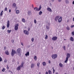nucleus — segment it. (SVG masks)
Instances as JSON below:
<instances>
[{"mask_svg": "<svg viewBox=\"0 0 74 74\" xmlns=\"http://www.w3.org/2000/svg\"><path fill=\"white\" fill-rule=\"evenodd\" d=\"M21 49H20V48H18L17 49V53L18 55L19 56H20L21 55Z\"/></svg>", "mask_w": 74, "mask_h": 74, "instance_id": "3", "label": "nucleus"}, {"mask_svg": "<svg viewBox=\"0 0 74 74\" xmlns=\"http://www.w3.org/2000/svg\"><path fill=\"white\" fill-rule=\"evenodd\" d=\"M39 74H41V72H39Z\"/></svg>", "mask_w": 74, "mask_h": 74, "instance_id": "59", "label": "nucleus"}, {"mask_svg": "<svg viewBox=\"0 0 74 74\" xmlns=\"http://www.w3.org/2000/svg\"><path fill=\"white\" fill-rule=\"evenodd\" d=\"M32 6H33V5H32Z\"/></svg>", "mask_w": 74, "mask_h": 74, "instance_id": "64", "label": "nucleus"}, {"mask_svg": "<svg viewBox=\"0 0 74 74\" xmlns=\"http://www.w3.org/2000/svg\"><path fill=\"white\" fill-rule=\"evenodd\" d=\"M57 54L53 55L51 56V57L53 58V59H56V58H57Z\"/></svg>", "mask_w": 74, "mask_h": 74, "instance_id": "7", "label": "nucleus"}, {"mask_svg": "<svg viewBox=\"0 0 74 74\" xmlns=\"http://www.w3.org/2000/svg\"><path fill=\"white\" fill-rule=\"evenodd\" d=\"M7 60H4V62H5V63H7Z\"/></svg>", "mask_w": 74, "mask_h": 74, "instance_id": "42", "label": "nucleus"}, {"mask_svg": "<svg viewBox=\"0 0 74 74\" xmlns=\"http://www.w3.org/2000/svg\"><path fill=\"white\" fill-rule=\"evenodd\" d=\"M5 68H3L2 69V71H3V72H4V71H5Z\"/></svg>", "mask_w": 74, "mask_h": 74, "instance_id": "34", "label": "nucleus"}, {"mask_svg": "<svg viewBox=\"0 0 74 74\" xmlns=\"http://www.w3.org/2000/svg\"><path fill=\"white\" fill-rule=\"evenodd\" d=\"M42 14V11H40L39 12V15H41V14Z\"/></svg>", "mask_w": 74, "mask_h": 74, "instance_id": "27", "label": "nucleus"}, {"mask_svg": "<svg viewBox=\"0 0 74 74\" xmlns=\"http://www.w3.org/2000/svg\"><path fill=\"white\" fill-rule=\"evenodd\" d=\"M73 21H74V18H73Z\"/></svg>", "mask_w": 74, "mask_h": 74, "instance_id": "57", "label": "nucleus"}, {"mask_svg": "<svg viewBox=\"0 0 74 74\" xmlns=\"http://www.w3.org/2000/svg\"><path fill=\"white\" fill-rule=\"evenodd\" d=\"M11 30H8V33H11Z\"/></svg>", "mask_w": 74, "mask_h": 74, "instance_id": "32", "label": "nucleus"}, {"mask_svg": "<svg viewBox=\"0 0 74 74\" xmlns=\"http://www.w3.org/2000/svg\"><path fill=\"white\" fill-rule=\"evenodd\" d=\"M11 11V9H10L9 10V12H10Z\"/></svg>", "mask_w": 74, "mask_h": 74, "instance_id": "49", "label": "nucleus"}, {"mask_svg": "<svg viewBox=\"0 0 74 74\" xmlns=\"http://www.w3.org/2000/svg\"><path fill=\"white\" fill-rule=\"evenodd\" d=\"M70 40L71 41H74V38L73 37H71L70 38Z\"/></svg>", "mask_w": 74, "mask_h": 74, "instance_id": "20", "label": "nucleus"}, {"mask_svg": "<svg viewBox=\"0 0 74 74\" xmlns=\"http://www.w3.org/2000/svg\"><path fill=\"white\" fill-rule=\"evenodd\" d=\"M11 73H12V71H10Z\"/></svg>", "mask_w": 74, "mask_h": 74, "instance_id": "60", "label": "nucleus"}, {"mask_svg": "<svg viewBox=\"0 0 74 74\" xmlns=\"http://www.w3.org/2000/svg\"><path fill=\"white\" fill-rule=\"evenodd\" d=\"M66 29H67L68 30H69L70 29V27H69L68 26H67L66 27Z\"/></svg>", "mask_w": 74, "mask_h": 74, "instance_id": "29", "label": "nucleus"}, {"mask_svg": "<svg viewBox=\"0 0 74 74\" xmlns=\"http://www.w3.org/2000/svg\"><path fill=\"white\" fill-rule=\"evenodd\" d=\"M58 1L59 2V3H60L62 1V0H58Z\"/></svg>", "mask_w": 74, "mask_h": 74, "instance_id": "45", "label": "nucleus"}, {"mask_svg": "<svg viewBox=\"0 0 74 74\" xmlns=\"http://www.w3.org/2000/svg\"><path fill=\"white\" fill-rule=\"evenodd\" d=\"M42 8V7L41 6V5H40V6L39 8L38 9V11H40L41 10V8Z\"/></svg>", "mask_w": 74, "mask_h": 74, "instance_id": "24", "label": "nucleus"}, {"mask_svg": "<svg viewBox=\"0 0 74 74\" xmlns=\"http://www.w3.org/2000/svg\"><path fill=\"white\" fill-rule=\"evenodd\" d=\"M65 3L66 4H69V1L68 0H65Z\"/></svg>", "mask_w": 74, "mask_h": 74, "instance_id": "28", "label": "nucleus"}, {"mask_svg": "<svg viewBox=\"0 0 74 74\" xmlns=\"http://www.w3.org/2000/svg\"><path fill=\"white\" fill-rule=\"evenodd\" d=\"M28 31H29L30 30V28H29L28 29Z\"/></svg>", "mask_w": 74, "mask_h": 74, "instance_id": "53", "label": "nucleus"}, {"mask_svg": "<svg viewBox=\"0 0 74 74\" xmlns=\"http://www.w3.org/2000/svg\"><path fill=\"white\" fill-rule=\"evenodd\" d=\"M4 49L5 50L6 49V47H4Z\"/></svg>", "mask_w": 74, "mask_h": 74, "instance_id": "50", "label": "nucleus"}, {"mask_svg": "<svg viewBox=\"0 0 74 74\" xmlns=\"http://www.w3.org/2000/svg\"><path fill=\"white\" fill-rule=\"evenodd\" d=\"M47 11H49V12H52V10L51 9L49 8H47Z\"/></svg>", "mask_w": 74, "mask_h": 74, "instance_id": "13", "label": "nucleus"}, {"mask_svg": "<svg viewBox=\"0 0 74 74\" xmlns=\"http://www.w3.org/2000/svg\"><path fill=\"white\" fill-rule=\"evenodd\" d=\"M2 61V58L1 57H0V62Z\"/></svg>", "mask_w": 74, "mask_h": 74, "instance_id": "43", "label": "nucleus"}, {"mask_svg": "<svg viewBox=\"0 0 74 74\" xmlns=\"http://www.w3.org/2000/svg\"><path fill=\"white\" fill-rule=\"evenodd\" d=\"M5 54L7 55H9V52H8V51H5Z\"/></svg>", "mask_w": 74, "mask_h": 74, "instance_id": "19", "label": "nucleus"}, {"mask_svg": "<svg viewBox=\"0 0 74 74\" xmlns=\"http://www.w3.org/2000/svg\"><path fill=\"white\" fill-rule=\"evenodd\" d=\"M60 17V16H58L56 17L55 18V20L56 21H57L59 19V18Z\"/></svg>", "mask_w": 74, "mask_h": 74, "instance_id": "11", "label": "nucleus"}, {"mask_svg": "<svg viewBox=\"0 0 74 74\" xmlns=\"http://www.w3.org/2000/svg\"><path fill=\"white\" fill-rule=\"evenodd\" d=\"M3 11H2L0 13V16H2V15H3Z\"/></svg>", "mask_w": 74, "mask_h": 74, "instance_id": "31", "label": "nucleus"}, {"mask_svg": "<svg viewBox=\"0 0 74 74\" xmlns=\"http://www.w3.org/2000/svg\"><path fill=\"white\" fill-rule=\"evenodd\" d=\"M55 0H52V2H53V1H54Z\"/></svg>", "mask_w": 74, "mask_h": 74, "instance_id": "55", "label": "nucleus"}, {"mask_svg": "<svg viewBox=\"0 0 74 74\" xmlns=\"http://www.w3.org/2000/svg\"><path fill=\"white\" fill-rule=\"evenodd\" d=\"M34 10L35 11H39V10H38V8L37 7L35 8L34 9Z\"/></svg>", "mask_w": 74, "mask_h": 74, "instance_id": "18", "label": "nucleus"}, {"mask_svg": "<svg viewBox=\"0 0 74 74\" xmlns=\"http://www.w3.org/2000/svg\"><path fill=\"white\" fill-rule=\"evenodd\" d=\"M53 74H54V73H55V69H53Z\"/></svg>", "mask_w": 74, "mask_h": 74, "instance_id": "46", "label": "nucleus"}, {"mask_svg": "<svg viewBox=\"0 0 74 74\" xmlns=\"http://www.w3.org/2000/svg\"><path fill=\"white\" fill-rule=\"evenodd\" d=\"M72 36H74V32L73 31L72 32Z\"/></svg>", "mask_w": 74, "mask_h": 74, "instance_id": "40", "label": "nucleus"}, {"mask_svg": "<svg viewBox=\"0 0 74 74\" xmlns=\"http://www.w3.org/2000/svg\"><path fill=\"white\" fill-rule=\"evenodd\" d=\"M73 70H74V67L73 68Z\"/></svg>", "mask_w": 74, "mask_h": 74, "instance_id": "62", "label": "nucleus"}, {"mask_svg": "<svg viewBox=\"0 0 74 74\" xmlns=\"http://www.w3.org/2000/svg\"><path fill=\"white\" fill-rule=\"evenodd\" d=\"M28 14L29 15H30L32 14V13L30 11H28Z\"/></svg>", "mask_w": 74, "mask_h": 74, "instance_id": "23", "label": "nucleus"}, {"mask_svg": "<svg viewBox=\"0 0 74 74\" xmlns=\"http://www.w3.org/2000/svg\"><path fill=\"white\" fill-rule=\"evenodd\" d=\"M51 63V61L50 60H49V63L50 64Z\"/></svg>", "mask_w": 74, "mask_h": 74, "instance_id": "48", "label": "nucleus"}, {"mask_svg": "<svg viewBox=\"0 0 74 74\" xmlns=\"http://www.w3.org/2000/svg\"><path fill=\"white\" fill-rule=\"evenodd\" d=\"M55 74H59V73H56Z\"/></svg>", "mask_w": 74, "mask_h": 74, "instance_id": "56", "label": "nucleus"}, {"mask_svg": "<svg viewBox=\"0 0 74 74\" xmlns=\"http://www.w3.org/2000/svg\"><path fill=\"white\" fill-rule=\"evenodd\" d=\"M34 60H37V56H34Z\"/></svg>", "mask_w": 74, "mask_h": 74, "instance_id": "25", "label": "nucleus"}, {"mask_svg": "<svg viewBox=\"0 0 74 74\" xmlns=\"http://www.w3.org/2000/svg\"><path fill=\"white\" fill-rule=\"evenodd\" d=\"M12 43H14V40H12Z\"/></svg>", "mask_w": 74, "mask_h": 74, "instance_id": "47", "label": "nucleus"}, {"mask_svg": "<svg viewBox=\"0 0 74 74\" xmlns=\"http://www.w3.org/2000/svg\"><path fill=\"white\" fill-rule=\"evenodd\" d=\"M5 28V26L4 25L2 27V29L3 30H4Z\"/></svg>", "mask_w": 74, "mask_h": 74, "instance_id": "35", "label": "nucleus"}, {"mask_svg": "<svg viewBox=\"0 0 74 74\" xmlns=\"http://www.w3.org/2000/svg\"><path fill=\"white\" fill-rule=\"evenodd\" d=\"M58 37L56 36H54L52 38V40L53 41H55L57 40Z\"/></svg>", "mask_w": 74, "mask_h": 74, "instance_id": "9", "label": "nucleus"}, {"mask_svg": "<svg viewBox=\"0 0 74 74\" xmlns=\"http://www.w3.org/2000/svg\"><path fill=\"white\" fill-rule=\"evenodd\" d=\"M64 40L65 41H66V39H64Z\"/></svg>", "mask_w": 74, "mask_h": 74, "instance_id": "58", "label": "nucleus"}, {"mask_svg": "<svg viewBox=\"0 0 74 74\" xmlns=\"http://www.w3.org/2000/svg\"><path fill=\"white\" fill-rule=\"evenodd\" d=\"M40 62H38L37 64V66L38 67V69L40 68Z\"/></svg>", "mask_w": 74, "mask_h": 74, "instance_id": "22", "label": "nucleus"}, {"mask_svg": "<svg viewBox=\"0 0 74 74\" xmlns=\"http://www.w3.org/2000/svg\"><path fill=\"white\" fill-rule=\"evenodd\" d=\"M31 41L32 42H34V38H32L31 39Z\"/></svg>", "mask_w": 74, "mask_h": 74, "instance_id": "39", "label": "nucleus"}, {"mask_svg": "<svg viewBox=\"0 0 74 74\" xmlns=\"http://www.w3.org/2000/svg\"><path fill=\"white\" fill-rule=\"evenodd\" d=\"M62 17L60 16L58 20L59 23H60L62 22Z\"/></svg>", "mask_w": 74, "mask_h": 74, "instance_id": "10", "label": "nucleus"}, {"mask_svg": "<svg viewBox=\"0 0 74 74\" xmlns=\"http://www.w3.org/2000/svg\"><path fill=\"white\" fill-rule=\"evenodd\" d=\"M67 22H69V20H68Z\"/></svg>", "mask_w": 74, "mask_h": 74, "instance_id": "61", "label": "nucleus"}, {"mask_svg": "<svg viewBox=\"0 0 74 74\" xmlns=\"http://www.w3.org/2000/svg\"><path fill=\"white\" fill-rule=\"evenodd\" d=\"M13 5L14 7H16V4L15 3H14L13 4Z\"/></svg>", "mask_w": 74, "mask_h": 74, "instance_id": "30", "label": "nucleus"}, {"mask_svg": "<svg viewBox=\"0 0 74 74\" xmlns=\"http://www.w3.org/2000/svg\"><path fill=\"white\" fill-rule=\"evenodd\" d=\"M42 64L43 66H45V65H46V62H43L42 63Z\"/></svg>", "mask_w": 74, "mask_h": 74, "instance_id": "26", "label": "nucleus"}, {"mask_svg": "<svg viewBox=\"0 0 74 74\" xmlns=\"http://www.w3.org/2000/svg\"><path fill=\"white\" fill-rule=\"evenodd\" d=\"M7 11V8H5L4 9V11Z\"/></svg>", "mask_w": 74, "mask_h": 74, "instance_id": "37", "label": "nucleus"}, {"mask_svg": "<svg viewBox=\"0 0 74 74\" xmlns=\"http://www.w3.org/2000/svg\"><path fill=\"white\" fill-rule=\"evenodd\" d=\"M21 45H22V46H24V45H23V43L22 42H21Z\"/></svg>", "mask_w": 74, "mask_h": 74, "instance_id": "41", "label": "nucleus"}, {"mask_svg": "<svg viewBox=\"0 0 74 74\" xmlns=\"http://www.w3.org/2000/svg\"><path fill=\"white\" fill-rule=\"evenodd\" d=\"M7 69H9V67H8V65L7 66Z\"/></svg>", "mask_w": 74, "mask_h": 74, "instance_id": "51", "label": "nucleus"}, {"mask_svg": "<svg viewBox=\"0 0 74 74\" xmlns=\"http://www.w3.org/2000/svg\"><path fill=\"white\" fill-rule=\"evenodd\" d=\"M46 74H48V72H46Z\"/></svg>", "mask_w": 74, "mask_h": 74, "instance_id": "52", "label": "nucleus"}, {"mask_svg": "<svg viewBox=\"0 0 74 74\" xmlns=\"http://www.w3.org/2000/svg\"><path fill=\"white\" fill-rule=\"evenodd\" d=\"M19 26V24H16L15 25L14 29L15 30H17L18 29V26Z\"/></svg>", "mask_w": 74, "mask_h": 74, "instance_id": "4", "label": "nucleus"}, {"mask_svg": "<svg viewBox=\"0 0 74 74\" xmlns=\"http://www.w3.org/2000/svg\"><path fill=\"white\" fill-rule=\"evenodd\" d=\"M25 55L26 57H27V56H28L29 55V52L28 51L25 54Z\"/></svg>", "mask_w": 74, "mask_h": 74, "instance_id": "15", "label": "nucleus"}, {"mask_svg": "<svg viewBox=\"0 0 74 74\" xmlns=\"http://www.w3.org/2000/svg\"><path fill=\"white\" fill-rule=\"evenodd\" d=\"M10 27V21L8 20L7 21V27Z\"/></svg>", "mask_w": 74, "mask_h": 74, "instance_id": "12", "label": "nucleus"}, {"mask_svg": "<svg viewBox=\"0 0 74 74\" xmlns=\"http://www.w3.org/2000/svg\"><path fill=\"white\" fill-rule=\"evenodd\" d=\"M72 3L73 4H74V1H73Z\"/></svg>", "mask_w": 74, "mask_h": 74, "instance_id": "54", "label": "nucleus"}, {"mask_svg": "<svg viewBox=\"0 0 74 74\" xmlns=\"http://www.w3.org/2000/svg\"><path fill=\"white\" fill-rule=\"evenodd\" d=\"M15 53H16V51L15 50H14L13 49H12L11 53L12 56H14V54H15Z\"/></svg>", "mask_w": 74, "mask_h": 74, "instance_id": "6", "label": "nucleus"}, {"mask_svg": "<svg viewBox=\"0 0 74 74\" xmlns=\"http://www.w3.org/2000/svg\"><path fill=\"white\" fill-rule=\"evenodd\" d=\"M59 66L61 67H62L63 66V65L61 63H60L59 64Z\"/></svg>", "mask_w": 74, "mask_h": 74, "instance_id": "21", "label": "nucleus"}, {"mask_svg": "<svg viewBox=\"0 0 74 74\" xmlns=\"http://www.w3.org/2000/svg\"><path fill=\"white\" fill-rule=\"evenodd\" d=\"M48 38V35H46V36L45 37V39H47Z\"/></svg>", "mask_w": 74, "mask_h": 74, "instance_id": "38", "label": "nucleus"}, {"mask_svg": "<svg viewBox=\"0 0 74 74\" xmlns=\"http://www.w3.org/2000/svg\"><path fill=\"white\" fill-rule=\"evenodd\" d=\"M32 6H33V5H32Z\"/></svg>", "mask_w": 74, "mask_h": 74, "instance_id": "63", "label": "nucleus"}, {"mask_svg": "<svg viewBox=\"0 0 74 74\" xmlns=\"http://www.w3.org/2000/svg\"><path fill=\"white\" fill-rule=\"evenodd\" d=\"M49 26H50V23H47L46 26V29L47 30L49 29Z\"/></svg>", "mask_w": 74, "mask_h": 74, "instance_id": "5", "label": "nucleus"}, {"mask_svg": "<svg viewBox=\"0 0 74 74\" xmlns=\"http://www.w3.org/2000/svg\"><path fill=\"white\" fill-rule=\"evenodd\" d=\"M23 62H22L21 64V65L19 66L17 68H16V70L19 71V70H20L21 69V68H22L23 67Z\"/></svg>", "mask_w": 74, "mask_h": 74, "instance_id": "2", "label": "nucleus"}, {"mask_svg": "<svg viewBox=\"0 0 74 74\" xmlns=\"http://www.w3.org/2000/svg\"><path fill=\"white\" fill-rule=\"evenodd\" d=\"M66 60L64 61V63H67L68 62V60H69V58L70 57V54L69 53L67 54L66 55Z\"/></svg>", "mask_w": 74, "mask_h": 74, "instance_id": "1", "label": "nucleus"}, {"mask_svg": "<svg viewBox=\"0 0 74 74\" xmlns=\"http://www.w3.org/2000/svg\"><path fill=\"white\" fill-rule=\"evenodd\" d=\"M62 48H63V49H64V51H65V50H66V47H65V46H63L62 47Z\"/></svg>", "mask_w": 74, "mask_h": 74, "instance_id": "33", "label": "nucleus"}, {"mask_svg": "<svg viewBox=\"0 0 74 74\" xmlns=\"http://www.w3.org/2000/svg\"><path fill=\"white\" fill-rule=\"evenodd\" d=\"M22 22H23L24 23H25V22H26V21L24 18H23L22 19Z\"/></svg>", "mask_w": 74, "mask_h": 74, "instance_id": "17", "label": "nucleus"}, {"mask_svg": "<svg viewBox=\"0 0 74 74\" xmlns=\"http://www.w3.org/2000/svg\"><path fill=\"white\" fill-rule=\"evenodd\" d=\"M16 14H19L20 13V11L19 10H17L16 11Z\"/></svg>", "mask_w": 74, "mask_h": 74, "instance_id": "14", "label": "nucleus"}, {"mask_svg": "<svg viewBox=\"0 0 74 74\" xmlns=\"http://www.w3.org/2000/svg\"><path fill=\"white\" fill-rule=\"evenodd\" d=\"M23 32L25 34H26V35H28L29 34V32L26 30H24L23 31Z\"/></svg>", "mask_w": 74, "mask_h": 74, "instance_id": "8", "label": "nucleus"}, {"mask_svg": "<svg viewBox=\"0 0 74 74\" xmlns=\"http://www.w3.org/2000/svg\"><path fill=\"white\" fill-rule=\"evenodd\" d=\"M34 23L36 24L37 23V21H36V20L35 19L34 21Z\"/></svg>", "mask_w": 74, "mask_h": 74, "instance_id": "36", "label": "nucleus"}, {"mask_svg": "<svg viewBox=\"0 0 74 74\" xmlns=\"http://www.w3.org/2000/svg\"><path fill=\"white\" fill-rule=\"evenodd\" d=\"M35 66V64H31V68H33V67H34V66Z\"/></svg>", "mask_w": 74, "mask_h": 74, "instance_id": "16", "label": "nucleus"}, {"mask_svg": "<svg viewBox=\"0 0 74 74\" xmlns=\"http://www.w3.org/2000/svg\"><path fill=\"white\" fill-rule=\"evenodd\" d=\"M74 27V25H71V28H73V27Z\"/></svg>", "mask_w": 74, "mask_h": 74, "instance_id": "44", "label": "nucleus"}]
</instances>
